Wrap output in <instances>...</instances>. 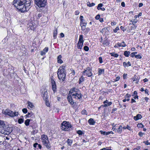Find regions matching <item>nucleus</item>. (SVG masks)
<instances>
[{"instance_id": "56", "label": "nucleus", "mask_w": 150, "mask_h": 150, "mask_svg": "<svg viewBox=\"0 0 150 150\" xmlns=\"http://www.w3.org/2000/svg\"><path fill=\"white\" fill-rule=\"evenodd\" d=\"M79 13V12L78 11H76L75 12V14L76 15H77Z\"/></svg>"}, {"instance_id": "49", "label": "nucleus", "mask_w": 150, "mask_h": 150, "mask_svg": "<svg viewBox=\"0 0 150 150\" xmlns=\"http://www.w3.org/2000/svg\"><path fill=\"white\" fill-rule=\"evenodd\" d=\"M42 15V13H38L37 15V17L38 18H40V17H41Z\"/></svg>"}, {"instance_id": "61", "label": "nucleus", "mask_w": 150, "mask_h": 150, "mask_svg": "<svg viewBox=\"0 0 150 150\" xmlns=\"http://www.w3.org/2000/svg\"><path fill=\"white\" fill-rule=\"evenodd\" d=\"M131 57H135V55L133 53V52L131 53V54H130Z\"/></svg>"}, {"instance_id": "62", "label": "nucleus", "mask_w": 150, "mask_h": 150, "mask_svg": "<svg viewBox=\"0 0 150 150\" xmlns=\"http://www.w3.org/2000/svg\"><path fill=\"white\" fill-rule=\"evenodd\" d=\"M120 29L122 30L123 31H124L125 30H124V28L123 26H121L120 27Z\"/></svg>"}, {"instance_id": "41", "label": "nucleus", "mask_w": 150, "mask_h": 150, "mask_svg": "<svg viewBox=\"0 0 150 150\" xmlns=\"http://www.w3.org/2000/svg\"><path fill=\"white\" fill-rule=\"evenodd\" d=\"M132 24H133V25L131 27V29H136L137 27V26L134 24L133 23H132Z\"/></svg>"}, {"instance_id": "53", "label": "nucleus", "mask_w": 150, "mask_h": 150, "mask_svg": "<svg viewBox=\"0 0 150 150\" xmlns=\"http://www.w3.org/2000/svg\"><path fill=\"white\" fill-rule=\"evenodd\" d=\"M144 143L146 145H150V143L148 141H146L144 142Z\"/></svg>"}, {"instance_id": "32", "label": "nucleus", "mask_w": 150, "mask_h": 150, "mask_svg": "<svg viewBox=\"0 0 150 150\" xmlns=\"http://www.w3.org/2000/svg\"><path fill=\"white\" fill-rule=\"evenodd\" d=\"M30 121V120L28 119H27L25 121V125L27 126H28L29 125V122Z\"/></svg>"}, {"instance_id": "46", "label": "nucleus", "mask_w": 150, "mask_h": 150, "mask_svg": "<svg viewBox=\"0 0 150 150\" xmlns=\"http://www.w3.org/2000/svg\"><path fill=\"white\" fill-rule=\"evenodd\" d=\"M100 18V15L98 14V15H97L96 16L95 18L96 20H98V19H99Z\"/></svg>"}, {"instance_id": "1", "label": "nucleus", "mask_w": 150, "mask_h": 150, "mask_svg": "<svg viewBox=\"0 0 150 150\" xmlns=\"http://www.w3.org/2000/svg\"><path fill=\"white\" fill-rule=\"evenodd\" d=\"M32 0H14L13 4L19 11L24 12L29 10Z\"/></svg>"}, {"instance_id": "20", "label": "nucleus", "mask_w": 150, "mask_h": 150, "mask_svg": "<svg viewBox=\"0 0 150 150\" xmlns=\"http://www.w3.org/2000/svg\"><path fill=\"white\" fill-rule=\"evenodd\" d=\"M142 116L141 114H138L136 116L134 117V118L135 120H137L141 118Z\"/></svg>"}, {"instance_id": "64", "label": "nucleus", "mask_w": 150, "mask_h": 150, "mask_svg": "<svg viewBox=\"0 0 150 150\" xmlns=\"http://www.w3.org/2000/svg\"><path fill=\"white\" fill-rule=\"evenodd\" d=\"M45 104L48 107H49L50 104L48 102H47V101L45 102Z\"/></svg>"}, {"instance_id": "14", "label": "nucleus", "mask_w": 150, "mask_h": 150, "mask_svg": "<svg viewBox=\"0 0 150 150\" xmlns=\"http://www.w3.org/2000/svg\"><path fill=\"white\" fill-rule=\"evenodd\" d=\"M28 28L31 30H34L36 28V25L32 23H30L28 25Z\"/></svg>"}, {"instance_id": "60", "label": "nucleus", "mask_w": 150, "mask_h": 150, "mask_svg": "<svg viewBox=\"0 0 150 150\" xmlns=\"http://www.w3.org/2000/svg\"><path fill=\"white\" fill-rule=\"evenodd\" d=\"M125 96L127 98H129V97L131 96V95L128 94H127Z\"/></svg>"}, {"instance_id": "40", "label": "nucleus", "mask_w": 150, "mask_h": 150, "mask_svg": "<svg viewBox=\"0 0 150 150\" xmlns=\"http://www.w3.org/2000/svg\"><path fill=\"white\" fill-rule=\"evenodd\" d=\"M144 125L141 123H139L137 125V127H138L142 128L144 127Z\"/></svg>"}, {"instance_id": "54", "label": "nucleus", "mask_w": 150, "mask_h": 150, "mask_svg": "<svg viewBox=\"0 0 150 150\" xmlns=\"http://www.w3.org/2000/svg\"><path fill=\"white\" fill-rule=\"evenodd\" d=\"M100 132L101 134H103V135H105V132L103 131H100Z\"/></svg>"}, {"instance_id": "26", "label": "nucleus", "mask_w": 150, "mask_h": 150, "mask_svg": "<svg viewBox=\"0 0 150 150\" xmlns=\"http://www.w3.org/2000/svg\"><path fill=\"white\" fill-rule=\"evenodd\" d=\"M98 75H100L102 74H103L104 72V69H98Z\"/></svg>"}, {"instance_id": "39", "label": "nucleus", "mask_w": 150, "mask_h": 150, "mask_svg": "<svg viewBox=\"0 0 150 150\" xmlns=\"http://www.w3.org/2000/svg\"><path fill=\"white\" fill-rule=\"evenodd\" d=\"M81 113L83 115H87V112L85 110H83L81 112Z\"/></svg>"}, {"instance_id": "22", "label": "nucleus", "mask_w": 150, "mask_h": 150, "mask_svg": "<svg viewBox=\"0 0 150 150\" xmlns=\"http://www.w3.org/2000/svg\"><path fill=\"white\" fill-rule=\"evenodd\" d=\"M89 123L91 125H93L95 123L93 119V118H90L88 121Z\"/></svg>"}, {"instance_id": "8", "label": "nucleus", "mask_w": 150, "mask_h": 150, "mask_svg": "<svg viewBox=\"0 0 150 150\" xmlns=\"http://www.w3.org/2000/svg\"><path fill=\"white\" fill-rule=\"evenodd\" d=\"M12 131V129L7 126H6L2 129H1V132L5 135H9Z\"/></svg>"}, {"instance_id": "6", "label": "nucleus", "mask_w": 150, "mask_h": 150, "mask_svg": "<svg viewBox=\"0 0 150 150\" xmlns=\"http://www.w3.org/2000/svg\"><path fill=\"white\" fill-rule=\"evenodd\" d=\"M71 127L69 122L64 121L62 124L61 129L63 130L69 131Z\"/></svg>"}, {"instance_id": "4", "label": "nucleus", "mask_w": 150, "mask_h": 150, "mask_svg": "<svg viewBox=\"0 0 150 150\" xmlns=\"http://www.w3.org/2000/svg\"><path fill=\"white\" fill-rule=\"evenodd\" d=\"M2 113L5 115H8L11 117L17 116L19 114L18 112L15 111L13 112L9 109H7L5 110H3L2 111Z\"/></svg>"}, {"instance_id": "16", "label": "nucleus", "mask_w": 150, "mask_h": 150, "mask_svg": "<svg viewBox=\"0 0 150 150\" xmlns=\"http://www.w3.org/2000/svg\"><path fill=\"white\" fill-rule=\"evenodd\" d=\"M6 126L4 122L0 120V129L1 130V129H2Z\"/></svg>"}, {"instance_id": "30", "label": "nucleus", "mask_w": 150, "mask_h": 150, "mask_svg": "<svg viewBox=\"0 0 150 150\" xmlns=\"http://www.w3.org/2000/svg\"><path fill=\"white\" fill-rule=\"evenodd\" d=\"M84 81V78L82 76H81L79 79V83L80 84L81 83L83 82Z\"/></svg>"}, {"instance_id": "42", "label": "nucleus", "mask_w": 150, "mask_h": 150, "mask_svg": "<svg viewBox=\"0 0 150 150\" xmlns=\"http://www.w3.org/2000/svg\"><path fill=\"white\" fill-rule=\"evenodd\" d=\"M120 79V77L119 76H118L115 79H113V82H116L118 81Z\"/></svg>"}, {"instance_id": "51", "label": "nucleus", "mask_w": 150, "mask_h": 150, "mask_svg": "<svg viewBox=\"0 0 150 150\" xmlns=\"http://www.w3.org/2000/svg\"><path fill=\"white\" fill-rule=\"evenodd\" d=\"M86 23L84 22V23H83L80 24V25L81 26L86 27Z\"/></svg>"}, {"instance_id": "10", "label": "nucleus", "mask_w": 150, "mask_h": 150, "mask_svg": "<svg viewBox=\"0 0 150 150\" xmlns=\"http://www.w3.org/2000/svg\"><path fill=\"white\" fill-rule=\"evenodd\" d=\"M50 81H51V85L52 86V89L54 93L56 91L57 88L56 83L53 79V76L51 78Z\"/></svg>"}, {"instance_id": "12", "label": "nucleus", "mask_w": 150, "mask_h": 150, "mask_svg": "<svg viewBox=\"0 0 150 150\" xmlns=\"http://www.w3.org/2000/svg\"><path fill=\"white\" fill-rule=\"evenodd\" d=\"M42 97L44 100H45V102L48 100V96L47 91H45L42 92Z\"/></svg>"}, {"instance_id": "57", "label": "nucleus", "mask_w": 150, "mask_h": 150, "mask_svg": "<svg viewBox=\"0 0 150 150\" xmlns=\"http://www.w3.org/2000/svg\"><path fill=\"white\" fill-rule=\"evenodd\" d=\"M111 24L112 26H113L115 25L116 24V22H111Z\"/></svg>"}, {"instance_id": "11", "label": "nucleus", "mask_w": 150, "mask_h": 150, "mask_svg": "<svg viewBox=\"0 0 150 150\" xmlns=\"http://www.w3.org/2000/svg\"><path fill=\"white\" fill-rule=\"evenodd\" d=\"M80 91V90L78 88L75 87H73L69 91V93L68 94L74 95V93H77Z\"/></svg>"}, {"instance_id": "7", "label": "nucleus", "mask_w": 150, "mask_h": 150, "mask_svg": "<svg viewBox=\"0 0 150 150\" xmlns=\"http://www.w3.org/2000/svg\"><path fill=\"white\" fill-rule=\"evenodd\" d=\"M35 4L39 7H43L46 5L47 0H34Z\"/></svg>"}, {"instance_id": "24", "label": "nucleus", "mask_w": 150, "mask_h": 150, "mask_svg": "<svg viewBox=\"0 0 150 150\" xmlns=\"http://www.w3.org/2000/svg\"><path fill=\"white\" fill-rule=\"evenodd\" d=\"M57 29H56L53 32V37L54 39H55L57 34Z\"/></svg>"}, {"instance_id": "58", "label": "nucleus", "mask_w": 150, "mask_h": 150, "mask_svg": "<svg viewBox=\"0 0 150 150\" xmlns=\"http://www.w3.org/2000/svg\"><path fill=\"white\" fill-rule=\"evenodd\" d=\"M123 65L125 67H126V66H128V65H127V63L124 62L123 63Z\"/></svg>"}, {"instance_id": "23", "label": "nucleus", "mask_w": 150, "mask_h": 150, "mask_svg": "<svg viewBox=\"0 0 150 150\" xmlns=\"http://www.w3.org/2000/svg\"><path fill=\"white\" fill-rule=\"evenodd\" d=\"M28 106H29L28 107L29 108V107L30 108H32L34 107V106L33 105V103H31L29 101H28Z\"/></svg>"}, {"instance_id": "27", "label": "nucleus", "mask_w": 150, "mask_h": 150, "mask_svg": "<svg viewBox=\"0 0 150 150\" xmlns=\"http://www.w3.org/2000/svg\"><path fill=\"white\" fill-rule=\"evenodd\" d=\"M130 53V52L129 51H125L124 52V55L126 57H128Z\"/></svg>"}, {"instance_id": "47", "label": "nucleus", "mask_w": 150, "mask_h": 150, "mask_svg": "<svg viewBox=\"0 0 150 150\" xmlns=\"http://www.w3.org/2000/svg\"><path fill=\"white\" fill-rule=\"evenodd\" d=\"M144 134V133L141 132H139L138 133V135L141 137H142Z\"/></svg>"}, {"instance_id": "29", "label": "nucleus", "mask_w": 150, "mask_h": 150, "mask_svg": "<svg viewBox=\"0 0 150 150\" xmlns=\"http://www.w3.org/2000/svg\"><path fill=\"white\" fill-rule=\"evenodd\" d=\"M87 6L90 7H91L94 6L95 5V4L93 3H90L89 2H88L87 3Z\"/></svg>"}, {"instance_id": "28", "label": "nucleus", "mask_w": 150, "mask_h": 150, "mask_svg": "<svg viewBox=\"0 0 150 150\" xmlns=\"http://www.w3.org/2000/svg\"><path fill=\"white\" fill-rule=\"evenodd\" d=\"M110 54L111 56H113L115 57H117L119 56L117 54L115 53V52L110 53Z\"/></svg>"}, {"instance_id": "21", "label": "nucleus", "mask_w": 150, "mask_h": 150, "mask_svg": "<svg viewBox=\"0 0 150 150\" xmlns=\"http://www.w3.org/2000/svg\"><path fill=\"white\" fill-rule=\"evenodd\" d=\"M33 146L35 148L37 147V149H38L39 148L40 149L42 148L40 144H38L37 143H36L34 144Z\"/></svg>"}, {"instance_id": "13", "label": "nucleus", "mask_w": 150, "mask_h": 150, "mask_svg": "<svg viewBox=\"0 0 150 150\" xmlns=\"http://www.w3.org/2000/svg\"><path fill=\"white\" fill-rule=\"evenodd\" d=\"M139 77L138 75H137L136 74L132 78V79L133 82H134L136 84H138L139 81Z\"/></svg>"}, {"instance_id": "55", "label": "nucleus", "mask_w": 150, "mask_h": 150, "mask_svg": "<svg viewBox=\"0 0 150 150\" xmlns=\"http://www.w3.org/2000/svg\"><path fill=\"white\" fill-rule=\"evenodd\" d=\"M100 150H112L111 149H108L107 148H103L102 149H101Z\"/></svg>"}, {"instance_id": "48", "label": "nucleus", "mask_w": 150, "mask_h": 150, "mask_svg": "<svg viewBox=\"0 0 150 150\" xmlns=\"http://www.w3.org/2000/svg\"><path fill=\"white\" fill-rule=\"evenodd\" d=\"M48 47H46L43 50V51L45 52H47L48 50Z\"/></svg>"}, {"instance_id": "15", "label": "nucleus", "mask_w": 150, "mask_h": 150, "mask_svg": "<svg viewBox=\"0 0 150 150\" xmlns=\"http://www.w3.org/2000/svg\"><path fill=\"white\" fill-rule=\"evenodd\" d=\"M122 131V127L121 125H120L118 128L115 129V132H117L120 134H121Z\"/></svg>"}, {"instance_id": "9", "label": "nucleus", "mask_w": 150, "mask_h": 150, "mask_svg": "<svg viewBox=\"0 0 150 150\" xmlns=\"http://www.w3.org/2000/svg\"><path fill=\"white\" fill-rule=\"evenodd\" d=\"M83 37L82 35H81L79 36V41L77 44V47L78 49H82L83 43Z\"/></svg>"}, {"instance_id": "50", "label": "nucleus", "mask_w": 150, "mask_h": 150, "mask_svg": "<svg viewBox=\"0 0 150 150\" xmlns=\"http://www.w3.org/2000/svg\"><path fill=\"white\" fill-rule=\"evenodd\" d=\"M127 74H124L123 75V77L124 79H126L127 78Z\"/></svg>"}, {"instance_id": "33", "label": "nucleus", "mask_w": 150, "mask_h": 150, "mask_svg": "<svg viewBox=\"0 0 150 150\" xmlns=\"http://www.w3.org/2000/svg\"><path fill=\"white\" fill-rule=\"evenodd\" d=\"M90 69H89V67H87L86 69H85L84 71L83 72V73L84 74H85L86 75V72H87V71H89Z\"/></svg>"}, {"instance_id": "34", "label": "nucleus", "mask_w": 150, "mask_h": 150, "mask_svg": "<svg viewBox=\"0 0 150 150\" xmlns=\"http://www.w3.org/2000/svg\"><path fill=\"white\" fill-rule=\"evenodd\" d=\"M103 5L102 4L100 3L98 5V6L97 7V9L98 10H100V8L102 7L103 6Z\"/></svg>"}, {"instance_id": "17", "label": "nucleus", "mask_w": 150, "mask_h": 150, "mask_svg": "<svg viewBox=\"0 0 150 150\" xmlns=\"http://www.w3.org/2000/svg\"><path fill=\"white\" fill-rule=\"evenodd\" d=\"M89 69L90 70L87 71L86 72V76H87L88 77H90L92 75V73L91 72L92 69L91 68L89 67Z\"/></svg>"}, {"instance_id": "36", "label": "nucleus", "mask_w": 150, "mask_h": 150, "mask_svg": "<svg viewBox=\"0 0 150 150\" xmlns=\"http://www.w3.org/2000/svg\"><path fill=\"white\" fill-rule=\"evenodd\" d=\"M83 49L86 51H88L89 50V48L88 46H85L84 47Z\"/></svg>"}, {"instance_id": "19", "label": "nucleus", "mask_w": 150, "mask_h": 150, "mask_svg": "<svg viewBox=\"0 0 150 150\" xmlns=\"http://www.w3.org/2000/svg\"><path fill=\"white\" fill-rule=\"evenodd\" d=\"M117 45L119 47H125L126 45L125 43V42L124 41H122L121 43L118 42L117 43Z\"/></svg>"}, {"instance_id": "35", "label": "nucleus", "mask_w": 150, "mask_h": 150, "mask_svg": "<svg viewBox=\"0 0 150 150\" xmlns=\"http://www.w3.org/2000/svg\"><path fill=\"white\" fill-rule=\"evenodd\" d=\"M23 119L21 118L19 119L18 120V122L19 124H21L23 123Z\"/></svg>"}, {"instance_id": "5", "label": "nucleus", "mask_w": 150, "mask_h": 150, "mask_svg": "<svg viewBox=\"0 0 150 150\" xmlns=\"http://www.w3.org/2000/svg\"><path fill=\"white\" fill-rule=\"evenodd\" d=\"M41 138L43 144L47 149L50 148L51 146L47 135L43 134L41 136Z\"/></svg>"}, {"instance_id": "59", "label": "nucleus", "mask_w": 150, "mask_h": 150, "mask_svg": "<svg viewBox=\"0 0 150 150\" xmlns=\"http://www.w3.org/2000/svg\"><path fill=\"white\" fill-rule=\"evenodd\" d=\"M127 129H128L129 130H131V129L130 127L128 125H127L126 127Z\"/></svg>"}, {"instance_id": "37", "label": "nucleus", "mask_w": 150, "mask_h": 150, "mask_svg": "<svg viewBox=\"0 0 150 150\" xmlns=\"http://www.w3.org/2000/svg\"><path fill=\"white\" fill-rule=\"evenodd\" d=\"M77 133L80 135H82L83 134L82 131L81 130H79L77 131Z\"/></svg>"}, {"instance_id": "52", "label": "nucleus", "mask_w": 150, "mask_h": 150, "mask_svg": "<svg viewBox=\"0 0 150 150\" xmlns=\"http://www.w3.org/2000/svg\"><path fill=\"white\" fill-rule=\"evenodd\" d=\"M46 54L45 52L43 50L42 51L40 52V55H45Z\"/></svg>"}, {"instance_id": "31", "label": "nucleus", "mask_w": 150, "mask_h": 150, "mask_svg": "<svg viewBox=\"0 0 150 150\" xmlns=\"http://www.w3.org/2000/svg\"><path fill=\"white\" fill-rule=\"evenodd\" d=\"M33 115V113L32 112H28L27 114L26 115V116L27 117H31Z\"/></svg>"}, {"instance_id": "44", "label": "nucleus", "mask_w": 150, "mask_h": 150, "mask_svg": "<svg viewBox=\"0 0 150 150\" xmlns=\"http://www.w3.org/2000/svg\"><path fill=\"white\" fill-rule=\"evenodd\" d=\"M27 109L26 108H23L22 109L23 112L24 113H26L27 112Z\"/></svg>"}, {"instance_id": "25", "label": "nucleus", "mask_w": 150, "mask_h": 150, "mask_svg": "<svg viewBox=\"0 0 150 150\" xmlns=\"http://www.w3.org/2000/svg\"><path fill=\"white\" fill-rule=\"evenodd\" d=\"M67 142L69 146H71L72 143L73 141L71 139H68L67 141Z\"/></svg>"}, {"instance_id": "18", "label": "nucleus", "mask_w": 150, "mask_h": 150, "mask_svg": "<svg viewBox=\"0 0 150 150\" xmlns=\"http://www.w3.org/2000/svg\"><path fill=\"white\" fill-rule=\"evenodd\" d=\"M62 56L61 55H59L57 58V62L59 63L62 64L63 63V61L61 59Z\"/></svg>"}, {"instance_id": "2", "label": "nucleus", "mask_w": 150, "mask_h": 150, "mask_svg": "<svg viewBox=\"0 0 150 150\" xmlns=\"http://www.w3.org/2000/svg\"><path fill=\"white\" fill-rule=\"evenodd\" d=\"M74 95H70L68 94L67 96V99L69 103L71 105H73L74 104V100L73 99H80L82 98L83 95L81 94L80 91L74 93Z\"/></svg>"}, {"instance_id": "63", "label": "nucleus", "mask_w": 150, "mask_h": 150, "mask_svg": "<svg viewBox=\"0 0 150 150\" xmlns=\"http://www.w3.org/2000/svg\"><path fill=\"white\" fill-rule=\"evenodd\" d=\"M121 5L123 7H124L125 6V3L124 2H122L121 3Z\"/></svg>"}, {"instance_id": "45", "label": "nucleus", "mask_w": 150, "mask_h": 150, "mask_svg": "<svg viewBox=\"0 0 150 150\" xmlns=\"http://www.w3.org/2000/svg\"><path fill=\"white\" fill-rule=\"evenodd\" d=\"M98 59L99 60V63H103V59H102V58L101 57H99L98 58Z\"/></svg>"}, {"instance_id": "38", "label": "nucleus", "mask_w": 150, "mask_h": 150, "mask_svg": "<svg viewBox=\"0 0 150 150\" xmlns=\"http://www.w3.org/2000/svg\"><path fill=\"white\" fill-rule=\"evenodd\" d=\"M135 57L138 59H140L142 58V56L141 55V54H139L137 55H135Z\"/></svg>"}, {"instance_id": "3", "label": "nucleus", "mask_w": 150, "mask_h": 150, "mask_svg": "<svg viewBox=\"0 0 150 150\" xmlns=\"http://www.w3.org/2000/svg\"><path fill=\"white\" fill-rule=\"evenodd\" d=\"M65 69V66L63 65L59 68L57 71L58 77L62 82L65 79L66 72Z\"/></svg>"}, {"instance_id": "43", "label": "nucleus", "mask_w": 150, "mask_h": 150, "mask_svg": "<svg viewBox=\"0 0 150 150\" xmlns=\"http://www.w3.org/2000/svg\"><path fill=\"white\" fill-rule=\"evenodd\" d=\"M119 29V28L118 27H117L115 29L113 30V31L114 33H116L117 32V31Z\"/></svg>"}]
</instances>
